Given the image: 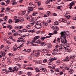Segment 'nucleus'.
<instances>
[{"label":"nucleus","mask_w":76,"mask_h":76,"mask_svg":"<svg viewBox=\"0 0 76 76\" xmlns=\"http://www.w3.org/2000/svg\"><path fill=\"white\" fill-rule=\"evenodd\" d=\"M61 36L60 39H61V44H66L67 42L66 40V37L67 38H70V35L67 34H65V31L61 32Z\"/></svg>","instance_id":"1"},{"label":"nucleus","mask_w":76,"mask_h":76,"mask_svg":"<svg viewBox=\"0 0 76 76\" xmlns=\"http://www.w3.org/2000/svg\"><path fill=\"white\" fill-rule=\"evenodd\" d=\"M18 67H19L18 66V67L17 66H15L13 68V70L12 67H10L8 69L9 70H8V71H9V72H14L15 71H18V70H19V68H18Z\"/></svg>","instance_id":"2"},{"label":"nucleus","mask_w":76,"mask_h":76,"mask_svg":"<svg viewBox=\"0 0 76 76\" xmlns=\"http://www.w3.org/2000/svg\"><path fill=\"white\" fill-rule=\"evenodd\" d=\"M39 36H36L34 37V39H33L32 41H31L30 43L31 44H33V46H35L36 45V44H34L35 43V40H37V39L39 38Z\"/></svg>","instance_id":"3"},{"label":"nucleus","mask_w":76,"mask_h":76,"mask_svg":"<svg viewBox=\"0 0 76 76\" xmlns=\"http://www.w3.org/2000/svg\"><path fill=\"white\" fill-rule=\"evenodd\" d=\"M75 1H73L69 4V9H72V6H73V5L75 4Z\"/></svg>","instance_id":"4"},{"label":"nucleus","mask_w":76,"mask_h":76,"mask_svg":"<svg viewBox=\"0 0 76 76\" xmlns=\"http://www.w3.org/2000/svg\"><path fill=\"white\" fill-rule=\"evenodd\" d=\"M52 29L53 30L55 29L56 31H58V30L59 29L58 27H57V26H52Z\"/></svg>","instance_id":"5"},{"label":"nucleus","mask_w":76,"mask_h":76,"mask_svg":"<svg viewBox=\"0 0 76 76\" xmlns=\"http://www.w3.org/2000/svg\"><path fill=\"white\" fill-rule=\"evenodd\" d=\"M7 63L10 64L12 63V60L9 58H8L7 60Z\"/></svg>","instance_id":"6"},{"label":"nucleus","mask_w":76,"mask_h":76,"mask_svg":"<svg viewBox=\"0 0 76 76\" xmlns=\"http://www.w3.org/2000/svg\"><path fill=\"white\" fill-rule=\"evenodd\" d=\"M46 47L47 48H50L51 47V45L49 43H48Z\"/></svg>","instance_id":"7"},{"label":"nucleus","mask_w":76,"mask_h":76,"mask_svg":"<svg viewBox=\"0 0 76 76\" xmlns=\"http://www.w3.org/2000/svg\"><path fill=\"white\" fill-rule=\"evenodd\" d=\"M57 60V58H50L49 60V61H53V60Z\"/></svg>","instance_id":"8"},{"label":"nucleus","mask_w":76,"mask_h":76,"mask_svg":"<svg viewBox=\"0 0 76 76\" xmlns=\"http://www.w3.org/2000/svg\"><path fill=\"white\" fill-rule=\"evenodd\" d=\"M70 60V59L69 58V57L67 56L65 59L64 60V61H69Z\"/></svg>","instance_id":"9"},{"label":"nucleus","mask_w":76,"mask_h":76,"mask_svg":"<svg viewBox=\"0 0 76 76\" xmlns=\"http://www.w3.org/2000/svg\"><path fill=\"white\" fill-rule=\"evenodd\" d=\"M29 7H28V9H32V5L33 4L32 3L30 2L29 4Z\"/></svg>","instance_id":"10"},{"label":"nucleus","mask_w":76,"mask_h":76,"mask_svg":"<svg viewBox=\"0 0 76 76\" xmlns=\"http://www.w3.org/2000/svg\"><path fill=\"white\" fill-rule=\"evenodd\" d=\"M58 51V50L57 49H55L53 50V52H54L56 54L57 53Z\"/></svg>","instance_id":"11"},{"label":"nucleus","mask_w":76,"mask_h":76,"mask_svg":"<svg viewBox=\"0 0 76 76\" xmlns=\"http://www.w3.org/2000/svg\"><path fill=\"white\" fill-rule=\"evenodd\" d=\"M23 59V57L20 56L18 58V60H22Z\"/></svg>","instance_id":"12"},{"label":"nucleus","mask_w":76,"mask_h":76,"mask_svg":"<svg viewBox=\"0 0 76 76\" xmlns=\"http://www.w3.org/2000/svg\"><path fill=\"white\" fill-rule=\"evenodd\" d=\"M9 28V29H12V26L11 25H8L7 27V28Z\"/></svg>","instance_id":"13"},{"label":"nucleus","mask_w":76,"mask_h":76,"mask_svg":"<svg viewBox=\"0 0 76 76\" xmlns=\"http://www.w3.org/2000/svg\"><path fill=\"white\" fill-rule=\"evenodd\" d=\"M42 23L44 25V26H47L48 25V23H45V22L44 21H43L42 22Z\"/></svg>","instance_id":"14"},{"label":"nucleus","mask_w":76,"mask_h":76,"mask_svg":"<svg viewBox=\"0 0 76 76\" xmlns=\"http://www.w3.org/2000/svg\"><path fill=\"white\" fill-rule=\"evenodd\" d=\"M64 48H65V49H66V50H67L68 51V52H69V53H70V51H71L70 49H69L66 48V47H64Z\"/></svg>","instance_id":"15"},{"label":"nucleus","mask_w":76,"mask_h":76,"mask_svg":"<svg viewBox=\"0 0 76 76\" xmlns=\"http://www.w3.org/2000/svg\"><path fill=\"white\" fill-rule=\"evenodd\" d=\"M36 42L37 44H40L41 43V40L39 39H38L36 41Z\"/></svg>","instance_id":"16"},{"label":"nucleus","mask_w":76,"mask_h":76,"mask_svg":"<svg viewBox=\"0 0 76 76\" xmlns=\"http://www.w3.org/2000/svg\"><path fill=\"white\" fill-rule=\"evenodd\" d=\"M21 42H23V44H25V43L26 42V41L25 40L22 39L21 40Z\"/></svg>","instance_id":"17"},{"label":"nucleus","mask_w":76,"mask_h":76,"mask_svg":"<svg viewBox=\"0 0 76 76\" xmlns=\"http://www.w3.org/2000/svg\"><path fill=\"white\" fill-rule=\"evenodd\" d=\"M28 10H29L28 11V14H29V13H31V12H32V11L33 10V9L31 10L30 9H28Z\"/></svg>","instance_id":"18"},{"label":"nucleus","mask_w":76,"mask_h":76,"mask_svg":"<svg viewBox=\"0 0 76 76\" xmlns=\"http://www.w3.org/2000/svg\"><path fill=\"white\" fill-rule=\"evenodd\" d=\"M26 69H27V70H33V68L32 67H27L26 68Z\"/></svg>","instance_id":"19"},{"label":"nucleus","mask_w":76,"mask_h":76,"mask_svg":"<svg viewBox=\"0 0 76 76\" xmlns=\"http://www.w3.org/2000/svg\"><path fill=\"white\" fill-rule=\"evenodd\" d=\"M35 70H36L37 72H39V73L41 72L40 70H39V69L38 68H36Z\"/></svg>","instance_id":"20"},{"label":"nucleus","mask_w":76,"mask_h":76,"mask_svg":"<svg viewBox=\"0 0 76 76\" xmlns=\"http://www.w3.org/2000/svg\"><path fill=\"white\" fill-rule=\"evenodd\" d=\"M50 14H51V12H50V11H48L47 12V15L48 16H50Z\"/></svg>","instance_id":"21"},{"label":"nucleus","mask_w":76,"mask_h":76,"mask_svg":"<svg viewBox=\"0 0 76 76\" xmlns=\"http://www.w3.org/2000/svg\"><path fill=\"white\" fill-rule=\"evenodd\" d=\"M37 4L38 6H40L41 5V2L40 1H38L37 2Z\"/></svg>","instance_id":"22"},{"label":"nucleus","mask_w":76,"mask_h":76,"mask_svg":"<svg viewBox=\"0 0 76 76\" xmlns=\"http://www.w3.org/2000/svg\"><path fill=\"white\" fill-rule=\"evenodd\" d=\"M19 21H20V20L19 19H17L15 20V23H18Z\"/></svg>","instance_id":"23"},{"label":"nucleus","mask_w":76,"mask_h":76,"mask_svg":"<svg viewBox=\"0 0 76 76\" xmlns=\"http://www.w3.org/2000/svg\"><path fill=\"white\" fill-rule=\"evenodd\" d=\"M32 7V8L31 9H34V8H35V7H36V5H34V4H32V5H31Z\"/></svg>","instance_id":"24"},{"label":"nucleus","mask_w":76,"mask_h":76,"mask_svg":"<svg viewBox=\"0 0 76 76\" xmlns=\"http://www.w3.org/2000/svg\"><path fill=\"white\" fill-rule=\"evenodd\" d=\"M23 73V72L22 71H19L18 72V75H22V74Z\"/></svg>","instance_id":"25"},{"label":"nucleus","mask_w":76,"mask_h":76,"mask_svg":"<svg viewBox=\"0 0 76 76\" xmlns=\"http://www.w3.org/2000/svg\"><path fill=\"white\" fill-rule=\"evenodd\" d=\"M40 53H36L35 54V56H36V57H38V56L39 55V54Z\"/></svg>","instance_id":"26"},{"label":"nucleus","mask_w":76,"mask_h":76,"mask_svg":"<svg viewBox=\"0 0 76 76\" xmlns=\"http://www.w3.org/2000/svg\"><path fill=\"white\" fill-rule=\"evenodd\" d=\"M17 4V2H16L15 1H14L12 3V4L13 5H14V6H15V5H16Z\"/></svg>","instance_id":"27"},{"label":"nucleus","mask_w":76,"mask_h":76,"mask_svg":"<svg viewBox=\"0 0 76 76\" xmlns=\"http://www.w3.org/2000/svg\"><path fill=\"white\" fill-rule=\"evenodd\" d=\"M75 57V56H72L70 57V58L71 59H73Z\"/></svg>","instance_id":"28"},{"label":"nucleus","mask_w":76,"mask_h":76,"mask_svg":"<svg viewBox=\"0 0 76 76\" xmlns=\"http://www.w3.org/2000/svg\"><path fill=\"white\" fill-rule=\"evenodd\" d=\"M45 43L44 42H42L41 43V45H42V46H45Z\"/></svg>","instance_id":"29"},{"label":"nucleus","mask_w":76,"mask_h":76,"mask_svg":"<svg viewBox=\"0 0 76 76\" xmlns=\"http://www.w3.org/2000/svg\"><path fill=\"white\" fill-rule=\"evenodd\" d=\"M8 22L9 23H12L13 22V21L12 20V19H10L9 20Z\"/></svg>","instance_id":"30"},{"label":"nucleus","mask_w":76,"mask_h":76,"mask_svg":"<svg viewBox=\"0 0 76 76\" xmlns=\"http://www.w3.org/2000/svg\"><path fill=\"white\" fill-rule=\"evenodd\" d=\"M27 75L28 76H31V75H32V74L31 72H29L27 73Z\"/></svg>","instance_id":"31"},{"label":"nucleus","mask_w":76,"mask_h":76,"mask_svg":"<svg viewBox=\"0 0 76 76\" xmlns=\"http://www.w3.org/2000/svg\"><path fill=\"white\" fill-rule=\"evenodd\" d=\"M1 5L2 6H4L5 5V3L3 1L1 2Z\"/></svg>","instance_id":"32"},{"label":"nucleus","mask_w":76,"mask_h":76,"mask_svg":"<svg viewBox=\"0 0 76 76\" xmlns=\"http://www.w3.org/2000/svg\"><path fill=\"white\" fill-rule=\"evenodd\" d=\"M6 2L7 4H9L10 3V1L9 0H7V1H5Z\"/></svg>","instance_id":"33"},{"label":"nucleus","mask_w":76,"mask_h":76,"mask_svg":"<svg viewBox=\"0 0 76 76\" xmlns=\"http://www.w3.org/2000/svg\"><path fill=\"white\" fill-rule=\"evenodd\" d=\"M26 28H28V29H29L31 28V26H30V25H28L26 26Z\"/></svg>","instance_id":"34"},{"label":"nucleus","mask_w":76,"mask_h":76,"mask_svg":"<svg viewBox=\"0 0 76 76\" xmlns=\"http://www.w3.org/2000/svg\"><path fill=\"white\" fill-rule=\"evenodd\" d=\"M69 72L71 73V74H72V73H73V70H72L71 69L70 70H69Z\"/></svg>","instance_id":"35"},{"label":"nucleus","mask_w":76,"mask_h":76,"mask_svg":"<svg viewBox=\"0 0 76 76\" xmlns=\"http://www.w3.org/2000/svg\"><path fill=\"white\" fill-rule=\"evenodd\" d=\"M31 51V50L30 49H29L27 50V52H28V53H30Z\"/></svg>","instance_id":"36"},{"label":"nucleus","mask_w":76,"mask_h":76,"mask_svg":"<svg viewBox=\"0 0 76 76\" xmlns=\"http://www.w3.org/2000/svg\"><path fill=\"white\" fill-rule=\"evenodd\" d=\"M36 51L37 53H39L40 54V53H41V50H37Z\"/></svg>","instance_id":"37"},{"label":"nucleus","mask_w":76,"mask_h":76,"mask_svg":"<svg viewBox=\"0 0 76 76\" xmlns=\"http://www.w3.org/2000/svg\"><path fill=\"white\" fill-rule=\"evenodd\" d=\"M45 39V37H44L41 38V39L42 41H43V40H44V39Z\"/></svg>","instance_id":"38"},{"label":"nucleus","mask_w":76,"mask_h":76,"mask_svg":"<svg viewBox=\"0 0 76 76\" xmlns=\"http://www.w3.org/2000/svg\"><path fill=\"white\" fill-rule=\"evenodd\" d=\"M6 10H7V11H9V10H10V9L9 8L7 7V8H6Z\"/></svg>","instance_id":"39"},{"label":"nucleus","mask_w":76,"mask_h":76,"mask_svg":"<svg viewBox=\"0 0 76 76\" xmlns=\"http://www.w3.org/2000/svg\"><path fill=\"white\" fill-rule=\"evenodd\" d=\"M66 17L67 19H70V18L71 17H70V16L69 15L66 16Z\"/></svg>","instance_id":"40"},{"label":"nucleus","mask_w":76,"mask_h":76,"mask_svg":"<svg viewBox=\"0 0 76 76\" xmlns=\"http://www.w3.org/2000/svg\"><path fill=\"white\" fill-rule=\"evenodd\" d=\"M17 18H18V17L16 16H15L14 17V20H15L17 19Z\"/></svg>","instance_id":"41"},{"label":"nucleus","mask_w":76,"mask_h":76,"mask_svg":"<svg viewBox=\"0 0 76 76\" xmlns=\"http://www.w3.org/2000/svg\"><path fill=\"white\" fill-rule=\"evenodd\" d=\"M37 12H33L32 14V16H35L37 14Z\"/></svg>","instance_id":"42"},{"label":"nucleus","mask_w":76,"mask_h":76,"mask_svg":"<svg viewBox=\"0 0 76 76\" xmlns=\"http://www.w3.org/2000/svg\"><path fill=\"white\" fill-rule=\"evenodd\" d=\"M37 19H34V20L33 21V22L34 23H35V22H37Z\"/></svg>","instance_id":"43"},{"label":"nucleus","mask_w":76,"mask_h":76,"mask_svg":"<svg viewBox=\"0 0 76 76\" xmlns=\"http://www.w3.org/2000/svg\"><path fill=\"white\" fill-rule=\"evenodd\" d=\"M30 17H26V18L27 20H30Z\"/></svg>","instance_id":"44"},{"label":"nucleus","mask_w":76,"mask_h":76,"mask_svg":"<svg viewBox=\"0 0 76 76\" xmlns=\"http://www.w3.org/2000/svg\"><path fill=\"white\" fill-rule=\"evenodd\" d=\"M65 69L66 70H68L70 71V69H69L68 67H67V66L65 67Z\"/></svg>","instance_id":"45"},{"label":"nucleus","mask_w":76,"mask_h":76,"mask_svg":"<svg viewBox=\"0 0 76 76\" xmlns=\"http://www.w3.org/2000/svg\"><path fill=\"white\" fill-rule=\"evenodd\" d=\"M5 48H6V49L7 50H9V49H10V48L9 47V46H6Z\"/></svg>","instance_id":"46"},{"label":"nucleus","mask_w":76,"mask_h":76,"mask_svg":"<svg viewBox=\"0 0 76 76\" xmlns=\"http://www.w3.org/2000/svg\"><path fill=\"white\" fill-rule=\"evenodd\" d=\"M2 71L3 73H5V72L6 69H3L2 70Z\"/></svg>","instance_id":"47"},{"label":"nucleus","mask_w":76,"mask_h":76,"mask_svg":"<svg viewBox=\"0 0 76 76\" xmlns=\"http://www.w3.org/2000/svg\"><path fill=\"white\" fill-rule=\"evenodd\" d=\"M57 31H58V30H56L55 31H54L53 32V33H54V34H57Z\"/></svg>","instance_id":"48"},{"label":"nucleus","mask_w":76,"mask_h":76,"mask_svg":"<svg viewBox=\"0 0 76 76\" xmlns=\"http://www.w3.org/2000/svg\"><path fill=\"white\" fill-rule=\"evenodd\" d=\"M39 26H40V27H39V28H42V24L41 23L40 24H39Z\"/></svg>","instance_id":"49"},{"label":"nucleus","mask_w":76,"mask_h":76,"mask_svg":"<svg viewBox=\"0 0 76 76\" xmlns=\"http://www.w3.org/2000/svg\"><path fill=\"white\" fill-rule=\"evenodd\" d=\"M61 1V0H58L56 2V4H60L58 3V2H59Z\"/></svg>","instance_id":"50"},{"label":"nucleus","mask_w":76,"mask_h":76,"mask_svg":"<svg viewBox=\"0 0 76 76\" xmlns=\"http://www.w3.org/2000/svg\"><path fill=\"white\" fill-rule=\"evenodd\" d=\"M51 35H50V36H47L46 37H45V38H50V37H51Z\"/></svg>","instance_id":"51"},{"label":"nucleus","mask_w":76,"mask_h":76,"mask_svg":"<svg viewBox=\"0 0 76 76\" xmlns=\"http://www.w3.org/2000/svg\"><path fill=\"white\" fill-rule=\"evenodd\" d=\"M16 28H18V29H21L22 28V26H17Z\"/></svg>","instance_id":"52"},{"label":"nucleus","mask_w":76,"mask_h":76,"mask_svg":"<svg viewBox=\"0 0 76 76\" xmlns=\"http://www.w3.org/2000/svg\"><path fill=\"white\" fill-rule=\"evenodd\" d=\"M28 58L29 59H30V60H31L32 58V56H30L28 57Z\"/></svg>","instance_id":"53"},{"label":"nucleus","mask_w":76,"mask_h":76,"mask_svg":"<svg viewBox=\"0 0 76 76\" xmlns=\"http://www.w3.org/2000/svg\"><path fill=\"white\" fill-rule=\"evenodd\" d=\"M59 50H60L61 51H63V48H59Z\"/></svg>","instance_id":"54"},{"label":"nucleus","mask_w":76,"mask_h":76,"mask_svg":"<svg viewBox=\"0 0 76 76\" xmlns=\"http://www.w3.org/2000/svg\"><path fill=\"white\" fill-rule=\"evenodd\" d=\"M23 32H26L27 31L26 30V29H23Z\"/></svg>","instance_id":"55"},{"label":"nucleus","mask_w":76,"mask_h":76,"mask_svg":"<svg viewBox=\"0 0 76 76\" xmlns=\"http://www.w3.org/2000/svg\"><path fill=\"white\" fill-rule=\"evenodd\" d=\"M48 49H45L44 50V53H47V52H48Z\"/></svg>","instance_id":"56"},{"label":"nucleus","mask_w":76,"mask_h":76,"mask_svg":"<svg viewBox=\"0 0 76 76\" xmlns=\"http://www.w3.org/2000/svg\"><path fill=\"white\" fill-rule=\"evenodd\" d=\"M55 25H58V22L57 21L55 22Z\"/></svg>","instance_id":"57"},{"label":"nucleus","mask_w":76,"mask_h":76,"mask_svg":"<svg viewBox=\"0 0 76 76\" xmlns=\"http://www.w3.org/2000/svg\"><path fill=\"white\" fill-rule=\"evenodd\" d=\"M47 61V59H44L43 60V62H44V63H46Z\"/></svg>","instance_id":"58"},{"label":"nucleus","mask_w":76,"mask_h":76,"mask_svg":"<svg viewBox=\"0 0 76 76\" xmlns=\"http://www.w3.org/2000/svg\"><path fill=\"white\" fill-rule=\"evenodd\" d=\"M5 55H6V53H2V56H5Z\"/></svg>","instance_id":"59"},{"label":"nucleus","mask_w":76,"mask_h":76,"mask_svg":"<svg viewBox=\"0 0 76 76\" xmlns=\"http://www.w3.org/2000/svg\"><path fill=\"white\" fill-rule=\"evenodd\" d=\"M63 72H60V76H61V75H63Z\"/></svg>","instance_id":"60"},{"label":"nucleus","mask_w":76,"mask_h":76,"mask_svg":"<svg viewBox=\"0 0 76 76\" xmlns=\"http://www.w3.org/2000/svg\"><path fill=\"white\" fill-rule=\"evenodd\" d=\"M24 66H23V68H25L26 66V64H25L23 65Z\"/></svg>","instance_id":"61"},{"label":"nucleus","mask_w":76,"mask_h":76,"mask_svg":"<svg viewBox=\"0 0 76 76\" xmlns=\"http://www.w3.org/2000/svg\"><path fill=\"white\" fill-rule=\"evenodd\" d=\"M37 62L38 63V64H41V62H40V61H37Z\"/></svg>","instance_id":"62"},{"label":"nucleus","mask_w":76,"mask_h":76,"mask_svg":"<svg viewBox=\"0 0 76 76\" xmlns=\"http://www.w3.org/2000/svg\"><path fill=\"white\" fill-rule=\"evenodd\" d=\"M26 11H23V15H25V13H26Z\"/></svg>","instance_id":"63"},{"label":"nucleus","mask_w":76,"mask_h":76,"mask_svg":"<svg viewBox=\"0 0 76 76\" xmlns=\"http://www.w3.org/2000/svg\"><path fill=\"white\" fill-rule=\"evenodd\" d=\"M50 1H47L46 3L47 4H50Z\"/></svg>","instance_id":"64"}]
</instances>
